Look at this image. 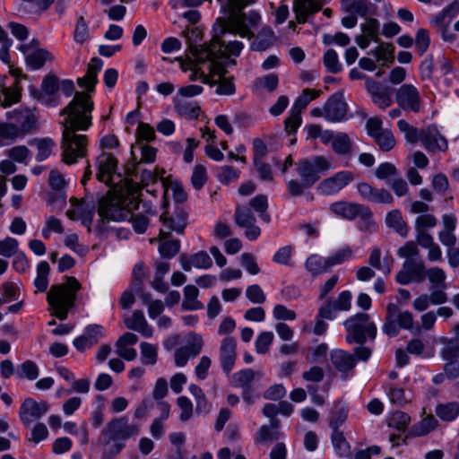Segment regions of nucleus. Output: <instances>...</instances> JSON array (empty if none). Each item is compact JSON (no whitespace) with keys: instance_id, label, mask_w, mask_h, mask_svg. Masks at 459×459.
Wrapping results in <instances>:
<instances>
[{"instance_id":"nucleus-9","label":"nucleus","mask_w":459,"mask_h":459,"mask_svg":"<svg viewBox=\"0 0 459 459\" xmlns=\"http://www.w3.org/2000/svg\"><path fill=\"white\" fill-rule=\"evenodd\" d=\"M395 101L403 111L417 114L422 110L421 95L413 84L404 83L396 89Z\"/></svg>"},{"instance_id":"nucleus-54","label":"nucleus","mask_w":459,"mask_h":459,"mask_svg":"<svg viewBox=\"0 0 459 459\" xmlns=\"http://www.w3.org/2000/svg\"><path fill=\"white\" fill-rule=\"evenodd\" d=\"M398 129L404 134L407 142L414 143H417L421 135V130H418L413 126L410 125L406 120L400 119L397 122Z\"/></svg>"},{"instance_id":"nucleus-44","label":"nucleus","mask_w":459,"mask_h":459,"mask_svg":"<svg viewBox=\"0 0 459 459\" xmlns=\"http://www.w3.org/2000/svg\"><path fill=\"white\" fill-rule=\"evenodd\" d=\"M18 138L22 137L18 133V129L8 119L6 122L0 123V146L9 145Z\"/></svg>"},{"instance_id":"nucleus-28","label":"nucleus","mask_w":459,"mask_h":459,"mask_svg":"<svg viewBox=\"0 0 459 459\" xmlns=\"http://www.w3.org/2000/svg\"><path fill=\"white\" fill-rule=\"evenodd\" d=\"M364 206V204L359 203L339 201L333 203L330 205V210L345 220L353 221L359 216Z\"/></svg>"},{"instance_id":"nucleus-51","label":"nucleus","mask_w":459,"mask_h":459,"mask_svg":"<svg viewBox=\"0 0 459 459\" xmlns=\"http://www.w3.org/2000/svg\"><path fill=\"white\" fill-rule=\"evenodd\" d=\"M50 267L48 262L42 261L37 267V277L34 281V285L39 291H45L48 285V274Z\"/></svg>"},{"instance_id":"nucleus-2","label":"nucleus","mask_w":459,"mask_h":459,"mask_svg":"<svg viewBox=\"0 0 459 459\" xmlns=\"http://www.w3.org/2000/svg\"><path fill=\"white\" fill-rule=\"evenodd\" d=\"M93 102L88 93L76 92L73 100L63 108L60 115H66L63 125L62 160L74 164L78 159L87 154L88 138L77 131L87 130L91 125V111Z\"/></svg>"},{"instance_id":"nucleus-29","label":"nucleus","mask_w":459,"mask_h":459,"mask_svg":"<svg viewBox=\"0 0 459 459\" xmlns=\"http://www.w3.org/2000/svg\"><path fill=\"white\" fill-rule=\"evenodd\" d=\"M70 203L73 209L66 212V215L71 220H81L82 224L90 226L93 220V212L91 208L84 202H79L76 198H71Z\"/></svg>"},{"instance_id":"nucleus-55","label":"nucleus","mask_w":459,"mask_h":459,"mask_svg":"<svg viewBox=\"0 0 459 459\" xmlns=\"http://www.w3.org/2000/svg\"><path fill=\"white\" fill-rule=\"evenodd\" d=\"M374 140L383 152H389L395 146L394 136L389 129H384Z\"/></svg>"},{"instance_id":"nucleus-57","label":"nucleus","mask_w":459,"mask_h":459,"mask_svg":"<svg viewBox=\"0 0 459 459\" xmlns=\"http://www.w3.org/2000/svg\"><path fill=\"white\" fill-rule=\"evenodd\" d=\"M323 62L326 70L331 74H338L342 69V64L339 62L338 55L334 49H328L325 53Z\"/></svg>"},{"instance_id":"nucleus-18","label":"nucleus","mask_w":459,"mask_h":459,"mask_svg":"<svg viewBox=\"0 0 459 459\" xmlns=\"http://www.w3.org/2000/svg\"><path fill=\"white\" fill-rule=\"evenodd\" d=\"M325 120L333 123L342 122L345 119L348 105L342 92L333 94L325 103Z\"/></svg>"},{"instance_id":"nucleus-45","label":"nucleus","mask_w":459,"mask_h":459,"mask_svg":"<svg viewBox=\"0 0 459 459\" xmlns=\"http://www.w3.org/2000/svg\"><path fill=\"white\" fill-rule=\"evenodd\" d=\"M437 425V420L434 416L429 415L423 418L419 423L414 425L410 434L413 437H422L428 435L429 432L434 430Z\"/></svg>"},{"instance_id":"nucleus-37","label":"nucleus","mask_w":459,"mask_h":459,"mask_svg":"<svg viewBox=\"0 0 459 459\" xmlns=\"http://www.w3.org/2000/svg\"><path fill=\"white\" fill-rule=\"evenodd\" d=\"M175 109L178 114L186 119H196L200 114V107L196 102L174 99Z\"/></svg>"},{"instance_id":"nucleus-15","label":"nucleus","mask_w":459,"mask_h":459,"mask_svg":"<svg viewBox=\"0 0 459 459\" xmlns=\"http://www.w3.org/2000/svg\"><path fill=\"white\" fill-rule=\"evenodd\" d=\"M7 119L17 129L22 137L37 129L38 119L30 109H16L7 114Z\"/></svg>"},{"instance_id":"nucleus-26","label":"nucleus","mask_w":459,"mask_h":459,"mask_svg":"<svg viewBox=\"0 0 459 459\" xmlns=\"http://www.w3.org/2000/svg\"><path fill=\"white\" fill-rule=\"evenodd\" d=\"M103 336V328L99 325H91L85 328L82 335L74 341V347L79 351H84L86 349L98 343Z\"/></svg>"},{"instance_id":"nucleus-59","label":"nucleus","mask_w":459,"mask_h":459,"mask_svg":"<svg viewBox=\"0 0 459 459\" xmlns=\"http://www.w3.org/2000/svg\"><path fill=\"white\" fill-rule=\"evenodd\" d=\"M281 433L278 430H273L269 426L263 425L258 429L255 437V443H265L276 441L280 438Z\"/></svg>"},{"instance_id":"nucleus-43","label":"nucleus","mask_w":459,"mask_h":459,"mask_svg":"<svg viewBox=\"0 0 459 459\" xmlns=\"http://www.w3.org/2000/svg\"><path fill=\"white\" fill-rule=\"evenodd\" d=\"M438 342L443 345L440 353L445 360L459 357V338L440 337Z\"/></svg>"},{"instance_id":"nucleus-3","label":"nucleus","mask_w":459,"mask_h":459,"mask_svg":"<svg viewBox=\"0 0 459 459\" xmlns=\"http://www.w3.org/2000/svg\"><path fill=\"white\" fill-rule=\"evenodd\" d=\"M140 425L129 422L126 416L111 419L102 429L98 444L105 451L103 459L118 455L126 446V441L138 436Z\"/></svg>"},{"instance_id":"nucleus-33","label":"nucleus","mask_w":459,"mask_h":459,"mask_svg":"<svg viewBox=\"0 0 459 459\" xmlns=\"http://www.w3.org/2000/svg\"><path fill=\"white\" fill-rule=\"evenodd\" d=\"M29 144L36 147L38 151L36 160L38 161H43L48 159L56 147V143L49 137L33 138L29 141Z\"/></svg>"},{"instance_id":"nucleus-16","label":"nucleus","mask_w":459,"mask_h":459,"mask_svg":"<svg viewBox=\"0 0 459 459\" xmlns=\"http://www.w3.org/2000/svg\"><path fill=\"white\" fill-rule=\"evenodd\" d=\"M351 292L350 290H343L335 299H325L320 307V316L325 317L327 320L334 319L336 312L351 309Z\"/></svg>"},{"instance_id":"nucleus-61","label":"nucleus","mask_w":459,"mask_h":459,"mask_svg":"<svg viewBox=\"0 0 459 459\" xmlns=\"http://www.w3.org/2000/svg\"><path fill=\"white\" fill-rule=\"evenodd\" d=\"M217 178L221 184L229 185L239 178V171L232 166H221L218 169Z\"/></svg>"},{"instance_id":"nucleus-1","label":"nucleus","mask_w":459,"mask_h":459,"mask_svg":"<svg viewBox=\"0 0 459 459\" xmlns=\"http://www.w3.org/2000/svg\"><path fill=\"white\" fill-rule=\"evenodd\" d=\"M256 0H219L222 16L217 18L213 26V36L210 41V50L203 51L202 58H212L205 64L210 73L221 74L227 73L226 66L236 65L230 56H238L244 48L241 41L226 39L228 36L238 35L251 39L253 30L260 23L261 16L255 11L245 13L242 10Z\"/></svg>"},{"instance_id":"nucleus-53","label":"nucleus","mask_w":459,"mask_h":459,"mask_svg":"<svg viewBox=\"0 0 459 459\" xmlns=\"http://www.w3.org/2000/svg\"><path fill=\"white\" fill-rule=\"evenodd\" d=\"M394 47L392 44L381 43L375 48L373 54L377 61L383 62L384 65H388L394 62Z\"/></svg>"},{"instance_id":"nucleus-6","label":"nucleus","mask_w":459,"mask_h":459,"mask_svg":"<svg viewBox=\"0 0 459 459\" xmlns=\"http://www.w3.org/2000/svg\"><path fill=\"white\" fill-rule=\"evenodd\" d=\"M80 289L81 284L74 277H66L65 282L52 285L47 297L53 309L52 314L60 320L66 319L69 309L74 305L76 292Z\"/></svg>"},{"instance_id":"nucleus-46","label":"nucleus","mask_w":459,"mask_h":459,"mask_svg":"<svg viewBox=\"0 0 459 459\" xmlns=\"http://www.w3.org/2000/svg\"><path fill=\"white\" fill-rule=\"evenodd\" d=\"M54 59L52 54L47 49L39 48L26 56V62L33 69L41 68L47 61Z\"/></svg>"},{"instance_id":"nucleus-5","label":"nucleus","mask_w":459,"mask_h":459,"mask_svg":"<svg viewBox=\"0 0 459 459\" xmlns=\"http://www.w3.org/2000/svg\"><path fill=\"white\" fill-rule=\"evenodd\" d=\"M426 277L432 288L446 289V275L444 270L439 267L426 270L422 261H405L403 269L397 273L395 280L402 285H407L411 282L420 283Z\"/></svg>"},{"instance_id":"nucleus-25","label":"nucleus","mask_w":459,"mask_h":459,"mask_svg":"<svg viewBox=\"0 0 459 459\" xmlns=\"http://www.w3.org/2000/svg\"><path fill=\"white\" fill-rule=\"evenodd\" d=\"M324 0H293V11L299 23H305L308 17L318 12Z\"/></svg>"},{"instance_id":"nucleus-7","label":"nucleus","mask_w":459,"mask_h":459,"mask_svg":"<svg viewBox=\"0 0 459 459\" xmlns=\"http://www.w3.org/2000/svg\"><path fill=\"white\" fill-rule=\"evenodd\" d=\"M134 203L131 198L116 193H108L102 197L99 203L100 220L96 226L97 230L101 232L105 230L107 222L126 220L130 214V205H133Z\"/></svg>"},{"instance_id":"nucleus-39","label":"nucleus","mask_w":459,"mask_h":459,"mask_svg":"<svg viewBox=\"0 0 459 459\" xmlns=\"http://www.w3.org/2000/svg\"><path fill=\"white\" fill-rule=\"evenodd\" d=\"M397 306L388 304L386 307V317L382 327L383 332L390 337H394L399 333V325L396 320Z\"/></svg>"},{"instance_id":"nucleus-58","label":"nucleus","mask_w":459,"mask_h":459,"mask_svg":"<svg viewBox=\"0 0 459 459\" xmlns=\"http://www.w3.org/2000/svg\"><path fill=\"white\" fill-rule=\"evenodd\" d=\"M343 8L352 13L361 16L368 13V0H342Z\"/></svg>"},{"instance_id":"nucleus-38","label":"nucleus","mask_w":459,"mask_h":459,"mask_svg":"<svg viewBox=\"0 0 459 459\" xmlns=\"http://www.w3.org/2000/svg\"><path fill=\"white\" fill-rule=\"evenodd\" d=\"M260 372H255L251 368L242 369L231 376V383L234 386L244 388L252 387L251 384L255 377H260Z\"/></svg>"},{"instance_id":"nucleus-10","label":"nucleus","mask_w":459,"mask_h":459,"mask_svg":"<svg viewBox=\"0 0 459 459\" xmlns=\"http://www.w3.org/2000/svg\"><path fill=\"white\" fill-rule=\"evenodd\" d=\"M48 410L49 404L48 402H37L33 398L28 397L21 404L19 418L25 427H30L32 422L44 416Z\"/></svg>"},{"instance_id":"nucleus-40","label":"nucleus","mask_w":459,"mask_h":459,"mask_svg":"<svg viewBox=\"0 0 459 459\" xmlns=\"http://www.w3.org/2000/svg\"><path fill=\"white\" fill-rule=\"evenodd\" d=\"M198 289L194 285H186L184 288V299L181 307L184 310H198L203 308V304L197 299Z\"/></svg>"},{"instance_id":"nucleus-32","label":"nucleus","mask_w":459,"mask_h":459,"mask_svg":"<svg viewBox=\"0 0 459 459\" xmlns=\"http://www.w3.org/2000/svg\"><path fill=\"white\" fill-rule=\"evenodd\" d=\"M124 323L128 329L140 333L145 338H150L153 334L152 328L148 325L141 310H135L132 316L125 318Z\"/></svg>"},{"instance_id":"nucleus-56","label":"nucleus","mask_w":459,"mask_h":459,"mask_svg":"<svg viewBox=\"0 0 459 459\" xmlns=\"http://www.w3.org/2000/svg\"><path fill=\"white\" fill-rule=\"evenodd\" d=\"M411 422V417L403 411H395L388 420V425L399 431L404 432Z\"/></svg>"},{"instance_id":"nucleus-63","label":"nucleus","mask_w":459,"mask_h":459,"mask_svg":"<svg viewBox=\"0 0 459 459\" xmlns=\"http://www.w3.org/2000/svg\"><path fill=\"white\" fill-rule=\"evenodd\" d=\"M89 28L82 15L79 16L76 22L74 39L75 42L82 44L89 39Z\"/></svg>"},{"instance_id":"nucleus-41","label":"nucleus","mask_w":459,"mask_h":459,"mask_svg":"<svg viewBox=\"0 0 459 459\" xmlns=\"http://www.w3.org/2000/svg\"><path fill=\"white\" fill-rule=\"evenodd\" d=\"M352 147L353 143L348 134L339 132L335 134L332 149L336 154L349 156L352 153Z\"/></svg>"},{"instance_id":"nucleus-22","label":"nucleus","mask_w":459,"mask_h":459,"mask_svg":"<svg viewBox=\"0 0 459 459\" xmlns=\"http://www.w3.org/2000/svg\"><path fill=\"white\" fill-rule=\"evenodd\" d=\"M330 360L333 368L342 373L343 379H347L349 373L353 370L356 365L355 356L341 349L331 351Z\"/></svg>"},{"instance_id":"nucleus-42","label":"nucleus","mask_w":459,"mask_h":459,"mask_svg":"<svg viewBox=\"0 0 459 459\" xmlns=\"http://www.w3.org/2000/svg\"><path fill=\"white\" fill-rule=\"evenodd\" d=\"M437 416L444 421H453L459 416V403L449 402L437 405L435 409Z\"/></svg>"},{"instance_id":"nucleus-49","label":"nucleus","mask_w":459,"mask_h":459,"mask_svg":"<svg viewBox=\"0 0 459 459\" xmlns=\"http://www.w3.org/2000/svg\"><path fill=\"white\" fill-rule=\"evenodd\" d=\"M357 218L359 219L358 227L360 230L371 233L377 230V225L368 206L365 205Z\"/></svg>"},{"instance_id":"nucleus-19","label":"nucleus","mask_w":459,"mask_h":459,"mask_svg":"<svg viewBox=\"0 0 459 459\" xmlns=\"http://www.w3.org/2000/svg\"><path fill=\"white\" fill-rule=\"evenodd\" d=\"M357 191L364 200L376 204H392L394 197L385 188H376L367 182H359Z\"/></svg>"},{"instance_id":"nucleus-8","label":"nucleus","mask_w":459,"mask_h":459,"mask_svg":"<svg viewBox=\"0 0 459 459\" xmlns=\"http://www.w3.org/2000/svg\"><path fill=\"white\" fill-rule=\"evenodd\" d=\"M343 325L347 331L346 341L349 343L356 342L362 345L366 342L367 337L375 340L377 336V326L366 313H358L349 317Z\"/></svg>"},{"instance_id":"nucleus-36","label":"nucleus","mask_w":459,"mask_h":459,"mask_svg":"<svg viewBox=\"0 0 459 459\" xmlns=\"http://www.w3.org/2000/svg\"><path fill=\"white\" fill-rule=\"evenodd\" d=\"M385 224L387 227L393 229L401 237H407L409 228L407 223L403 221L402 213L399 210H393L386 214Z\"/></svg>"},{"instance_id":"nucleus-31","label":"nucleus","mask_w":459,"mask_h":459,"mask_svg":"<svg viewBox=\"0 0 459 459\" xmlns=\"http://www.w3.org/2000/svg\"><path fill=\"white\" fill-rule=\"evenodd\" d=\"M102 65L103 62L100 58H92L88 65L85 75L77 79L78 85L88 91H93L98 82L97 74L102 68Z\"/></svg>"},{"instance_id":"nucleus-34","label":"nucleus","mask_w":459,"mask_h":459,"mask_svg":"<svg viewBox=\"0 0 459 459\" xmlns=\"http://www.w3.org/2000/svg\"><path fill=\"white\" fill-rule=\"evenodd\" d=\"M305 266L313 277L327 273L331 268L327 257H322L316 254L308 256L305 263Z\"/></svg>"},{"instance_id":"nucleus-27","label":"nucleus","mask_w":459,"mask_h":459,"mask_svg":"<svg viewBox=\"0 0 459 459\" xmlns=\"http://www.w3.org/2000/svg\"><path fill=\"white\" fill-rule=\"evenodd\" d=\"M183 35L188 45V49L193 57H196L199 61H204L205 58H202L201 56L203 51L210 50V43L208 45H201L202 40L201 31L196 29H186L183 31Z\"/></svg>"},{"instance_id":"nucleus-50","label":"nucleus","mask_w":459,"mask_h":459,"mask_svg":"<svg viewBox=\"0 0 459 459\" xmlns=\"http://www.w3.org/2000/svg\"><path fill=\"white\" fill-rule=\"evenodd\" d=\"M141 362L143 365H154L158 360L157 345L143 342L140 343Z\"/></svg>"},{"instance_id":"nucleus-20","label":"nucleus","mask_w":459,"mask_h":459,"mask_svg":"<svg viewBox=\"0 0 459 459\" xmlns=\"http://www.w3.org/2000/svg\"><path fill=\"white\" fill-rule=\"evenodd\" d=\"M429 152H446L448 148L446 139L441 135L435 126H429L421 130L420 140Z\"/></svg>"},{"instance_id":"nucleus-48","label":"nucleus","mask_w":459,"mask_h":459,"mask_svg":"<svg viewBox=\"0 0 459 459\" xmlns=\"http://www.w3.org/2000/svg\"><path fill=\"white\" fill-rule=\"evenodd\" d=\"M273 31L270 28H263L252 43L251 48L255 51H264L273 43Z\"/></svg>"},{"instance_id":"nucleus-64","label":"nucleus","mask_w":459,"mask_h":459,"mask_svg":"<svg viewBox=\"0 0 459 459\" xmlns=\"http://www.w3.org/2000/svg\"><path fill=\"white\" fill-rule=\"evenodd\" d=\"M331 439L335 451L340 455L347 453L349 449V443L347 442L342 431L340 429L332 430Z\"/></svg>"},{"instance_id":"nucleus-17","label":"nucleus","mask_w":459,"mask_h":459,"mask_svg":"<svg viewBox=\"0 0 459 459\" xmlns=\"http://www.w3.org/2000/svg\"><path fill=\"white\" fill-rule=\"evenodd\" d=\"M188 59L189 62L182 64L181 67L184 71H191L189 74L190 81L200 80L203 83L210 86H214L217 83V81L212 78V74L209 72L205 65L212 61V58H205L204 61H199L196 57L188 56Z\"/></svg>"},{"instance_id":"nucleus-23","label":"nucleus","mask_w":459,"mask_h":459,"mask_svg":"<svg viewBox=\"0 0 459 459\" xmlns=\"http://www.w3.org/2000/svg\"><path fill=\"white\" fill-rule=\"evenodd\" d=\"M219 353L222 370L229 374L232 370L237 359L236 339L230 336L223 338L220 345Z\"/></svg>"},{"instance_id":"nucleus-21","label":"nucleus","mask_w":459,"mask_h":459,"mask_svg":"<svg viewBox=\"0 0 459 459\" xmlns=\"http://www.w3.org/2000/svg\"><path fill=\"white\" fill-rule=\"evenodd\" d=\"M186 219L187 212L180 207H178L169 217H167L165 214L160 215V221L168 229V231L160 230V238H166L169 235L170 230H174L180 234L183 233L184 229L187 224Z\"/></svg>"},{"instance_id":"nucleus-11","label":"nucleus","mask_w":459,"mask_h":459,"mask_svg":"<svg viewBox=\"0 0 459 459\" xmlns=\"http://www.w3.org/2000/svg\"><path fill=\"white\" fill-rule=\"evenodd\" d=\"M459 13V1H455L431 20V24L441 34L442 39L446 42H453L455 35L448 29L453 18Z\"/></svg>"},{"instance_id":"nucleus-52","label":"nucleus","mask_w":459,"mask_h":459,"mask_svg":"<svg viewBox=\"0 0 459 459\" xmlns=\"http://www.w3.org/2000/svg\"><path fill=\"white\" fill-rule=\"evenodd\" d=\"M234 221L238 227L244 228L255 223L256 220L248 208L238 205L234 213Z\"/></svg>"},{"instance_id":"nucleus-30","label":"nucleus","mask_w":459,"mask_h":459,"mask_svg":"<svg viewBox=\"0 0 459 459\" xmlns=\"http://www.w3.org/2000/svg\"><path fill=\"white\" fill-rule=\"evenodd\" d=\"M180 264L186 272L191 271L192 267L208 269L212 265V261L205 251H199L195 255L187 257L181 255L179 257Z\"/></svg>"},{"instance_id":"nucleus-62","label":"nucleus","mask_w":459,"mask_h":459,"mask_svg":"<svg viewBox=\"0 0 459 459\" xmlns=\"http://www.w3.org/2000/svg\"><path fill=\"white\" fill-rule=\"evenodd\" d=\"M397 255L406 261L415 262L413 259L420 256V249L414 241H407L397 250Z\"/></svg>"},{"instance_id":"nucleus-47","label":"nucleus","mask_w":459,"mask_h":459,"mask_svg":"<svg viewBox=\"0 0 459 459\" xmlns=\"http://www.w3.org/2000/svg\"><path fill=\"white\" fill-rule=\"evenodd\" d=\"M226 73L221 74H212V78L217 81L215 92L218 95H232L236 91L233 77H224Z\"/></svg>"},{"instance_id":"nucleus-13","label":"nucleus","mask_w":459,"mask_h":459,"mask_svg":"<svg viewBox=\"0 0 459 459\" xmlns=\"http://www.w3.org/2000/svg\"><path fill=\"white\" fill-rule=\"evenodd\" d=\"M365 88L370 95L372 102L381 109H385L393 104V89L384 86L381 82L366 78Z\"/></svg>"},{"instance_id":"nucleus-60","label":"nucleus","mask_w":459,"mask_h":459,"mask_svg":"<svg viewBox=\"0 0 459 459\" xmlns=\"http://www.w3.org/2000/svg\"><path fill=\"white\" fill-rule=\"evenodd\" d=\"M249 205L257 212L260 213L261 218L269 221L270 217L266 213V210L268 208L267 196L264 195H257L254 198L249 201Z\"/></svg>"},{"instance_id":"nucleus-4","label":"nucleus","mask_w":459,"mask_h":459,"mask_svg":"<svg viewBox=\"0 0 459 459\" xmlns=\"http://www.w3.org/2000/svg\"><path fill=\"white\" fill-rule=\"evenodd\" d=\"M296 172L300 181L290 179L287 190L291 196L301 195L306 188L311 187L321 177L332 169V160L323 155L304 158L296 162Z\"/></svg>"},{"instance_id":"nucleus-12","label":"nucleus","mask_w":459,"mask_h":459,"mask_svg":"<svg viewBox=\"0 0 459 459\" xmlns=\"http://www.w3.org/2000/svg\"><path fill=\"white\" fill-rule=\"evenodd\" d=\"M203 339L201 335L190 333L186 343L178 348L174 352L175 364L177 367H184L190 359L195 358L202 351Z\"/></svg>"},{"instance_id":"nucleus-14","label":"nucleus","mask_w":459,"mask_h":459,"mask_svg":"<svg viewBox=\"0 0 459 459\" xmlns=\"http://www.w3.org/2000/svg\"><path fill=\"white\" fill-rule=\"evenodd\" d=\"M354 179L353 173L343 170L322 180L316 189L318 193L324 195L337 194Z\"/></svg>"},{"instance_id":"nucleus-24","label":"nucleus","mask_w":459,"mask_h":459,"mask_svg":"<svg viewBox=\"0 0 459 459\" xmlns=\"http://www.w3.org/2000/svg\"><path fill=\"white\" fill-rule=\"evenodd\" d=\"M97 179L107 185L110 184L117 167V159L111 153L102 152L97 158Z\"/></svg>"},{"instance_id":"nucleus-35","label":"nucleus","mask_w":459,"mask_h":459,"mask_svg":"<svg viewBox=\"0 0 459 459\" xmlns=\"http://www.w3.org/2000/svg\"><path fill=\"white\" fill-rule=\"evenodd\" d=\"M348 407L337 402L333 406L329 415V427L332 430H338L343 425L348 418Z\"/></svg>"}]
</instances>
